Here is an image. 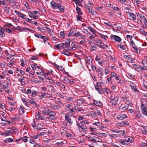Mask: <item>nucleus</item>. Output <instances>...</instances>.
Here are the masks:
<instances>
[{
    "instance_id": "b1692460",
    "label": "nucleus",
    "mask_w": 147,
    "mask_h": 147,
    "mask_svg": "<svg viewBox=\"0 0 147 147\" xmlns=\"http://www.w3.org/2000/svg\"><path fill=\"white\" fill-rule=\"evenodd\" d=\"M119 133V136H123L124 138H126L125 137V131L124 130H119L118 133Z\"/></svg>"
},
{
    "instance_id": "f704fd0d",
    "label": "nucleus",
    "mask_w": 147,
    "mask_h": 147,
    "mask_svg": "<svg viewBox=\"0 0 147 147\" xmlns=\"http://www.w3.org/2000/svg\"><path fill=\"white\" fill-rule=\"evenodd\" d=\"M33 13L34 14V16L37 17V19L38 18V16L40 14V13L39 11H33Z\"/></svg>"
},
{
    "instance_id": "9b49d317",
    "label": "nucleus",
    "mask_w": 147,
    "mask_h": 147,
    "mask_svg": "<svg viewBox=\"0 0 147 147\" xmlns=\"http://www.w3.org/2000/svg\"><path fill=\"white\" fill-rule=\"evenodd\" d=\"M111 38L112 40H115V41L118 42H121L122 40L121 38L119 36L114 35L111 36Z\"/></svg>"
},
{
    "instance_id": "72a5a7b5",
    "label": "nucleus",
    "mask_w": 147,
    "mask_h": 147,
    "mask_svg": "<svg viewBox=\"0 0 147 147\" xmlns=\"http://www.w3.org/2000/svg\"><path fill=\"white\" fill-rule=\"evenodd\" d=\"M4 9L5 11L7 13H9L10 11V7L7 6L4 7Z\"/></svg>"
},
{
    "instance_id": "4c0bfd02",
    "label": "nucleus",
    "mask_w": 147,
    "mask_h": 147,
    "mask_svg": "<svg viewBox=\"0 0 147 147\" xmlns=\"http://www.w3.org/2000/svg\"><path fill=\"white\" fill-rule=\"evenodd\" d=\"M109 136L111 138H117L118 136V135L116 134H109Z\"/></svg>"
},
{
    "instance_id": "603ef678",
    "label": "nucleus",
    "mask_w": 147,
    "mask_h": 147,
    "mask_svg": "<svg viewBox=\"0 0 147 147\" xmlns=\"http://www.w3.org/2000/svg\"><path fill=\"white\" fill-rule=\"evenodd\" d=\"M97 49L96 47L94 45H92L90 47V50L91 51H94Z\"/></svg>"
},
{
    "instance_id": "20e7f679",
    "label": "nucleus",
    "mask_w": 147,
    "mask_h": 147,
    "mask_svg": "<svg viewBox=\"0 0 147 147\" xmlns=\"http://www.w3.org/2000/svg\"><path fill=\"white\" fill-rule=\"evenodd\" d=\"M140 108L143 114L147 116V102L144 104L142 103Z\"/></svg>"
},
{
    "instance_id": "9d476101",
    "label": "nucleus",
    "mask_w": 147,
    "mask_h": 147,
    "mask_svg": "<svg viewBox=\"0 0 147 147\" xmlns=\"http://www.w3.org/2000/svg\"><path fill=\"white\" fill-rule=\"evenodd\" d=\"M5 136H11L13 133L16 134V131L13 129H10L9 130L5 131Z\"/></svg>"
},
{
    "instance_id": "4d7b16f0",
    "label": "nucleus",
    "mask_w": 147,
    "mask_h": 147,
    "mask_svg": "<svg viewBox=\"0 0 147 147\" xmlns=\"http://www.w3.org/2000/svg\"><path fill=\"white\" fill-rule=\"evenodd\" d=\"M81 35V33L78 32H77L74 33V36L76 37H78L79 36H80Z\"/></svg>"
},
{
    "instance_id": "6e6552de",
    "label": "nucleus",
    "mask_w": 147,
    "mask_h": 147,
    "mask_svg": "<svg viewBox=\"0 0 147 147\" xmlns=\"http://www.w3.org/2000/svg\"><path fill=\"white\" fill-rule=\"evenodd\" d=\"M48 115H49L47 117H45L46 119L51 120L55 119V116L56 115V113L55 112L53 111L51 112Z\"/></svg>"
},
{
    "instance_id": "a19ab883",
    "label": "nucleus",
    "mask_w": 147,
    "mask_h": 147,
    "mask_svg": "<svg viewBox=\"0 0 147 147\" xmlns=\"http://www.w3.org/2000/svg\"><path fill=\"white\" fill-rule=\"evenodd\" d=\"M13 141V140L11 138H8L6 139L5 142H11Z\"/></svg>"
},
{
    "instance_id": "ea45409f",
    "label": "nucleus",
    "mask_w": 147,
    "mask_h": 147,
    "mask_svg": "<svg viewBox=\"0 0 147 147\" xmlns=\"http://www.w3.org/2000/svg\"><path fill=\"white\" fill-rule=\"evenodd\" d=\"M39 136V133H38L36 135H33L31 136H30V137L32 138H33L35 139H37L38 138Z\"/></svg>"
},
{
    "instance_id": "5fc2aeb1",
    "label": "nucleus",
    "mask_w": 147,
    "mask_h": 147,
    "mask_svg": "<svg viewBox=\"0 0 147 147\" xmlns=\"http://www.w3.org/2000/svg\"><path fill=\"white\" fill-rule=\"evenodd\" d=\"M72 106V104L71 103L70 104H67L65 106V107L68 109V110H67L68 111L69 110V109L71 108V107Z\"/></svg>"
},
{
    "instance_id": "423d86ee",
    "label": "nucleus",
    "mask_w": 147,
    "mask_h": 147,
    "mask_svg": "<svg viewBox=\"0 0 147 147\" xmlns=\"http://www.w3.org/2000/svg\"><path fill=\"white\" fill-rule=\"evenodd\" d=\"M70 113H68L65 115V120L69 124L71 125L73 123V121L71 118L70 116H69Z\"/></svg>"
},
{
    "instance_id": "393cba45",
    "label": "nucleus",
    "mask_w": 147,
    "mask_h": 147,
    "mask_svg": "<svg viewBox=\"0 0 147 147\" xmlns=\"http://www.w3.org/2000/svg\"><path fill=\"white\" fill-rule=\"evenodd\" d=\"M55 47L57 49H60L61 48H67L65 47H64V45H63V43H60L58 45H55Z\"/></svg>"
},
{
    "instance_id": "a211bd4d",
    "label": "nucleus",
    "mask_w": 147,
    "mask_h": 147,
    "mask_svg": "<svg viewBox=\"0 0 147 147\" xmlns=\"http://www.w3.org/2000/svg\"><path fill=\"white\" fill-rule=\"evenodd\" d=\"M57 9H58L61 12H64L65 9L64 6L62 5L59 3H57Z\"/></svg>"
},
{
    "instance_id": "1a4fd4ad",
    "label": "nucleus",
    "mask_w": 147,
    "mask_h": 147,
    "mask_svg": "<svg viewBox=\"0 0 147 147\" xmlns=\"http://www.w3.org/2000/svg\"><path fill=\"white\" fill-rule=\"evenodd\" d=\"M129 86L131 87L132 90L134 92H138V90L137 88L136 85L134 83L131 82H129Z\"/></svg>"
},
{
    "instance_id": "49530a36",
    "label": "nucleus",
    "mask_w": 147,
    "mask_h": 147,
    "mask_svg": "<svg viewBox=\"0 0 147 147\" xmlns=\"http://www.w3.org/2000/svg\"><path fill=\"white\" fill-rule=\"evenodd\" d=\"M28 138V137L27 136H24L23 137H21V140L24 142H27V138Z\"/></svg>"
},
{
    "instance_id": "09e8293b",
    "label": "nucleus",
    "mask_w": 147,
    "mask_h": 147,
    "mask_svg": "<svg viewBox=\"0 0 147 147\" xmlns=\"http://www.w3.org/2000/svg\"><path fill=\"white\" fill-rule=\"evenodd\" d=\"M133 141V138L131 137H129L126 139V141L127 142L128 144H129L130 142H132Z\"/></svg>"
},
{
    "instance_id": "ddd939ff",
    "label": "nucleus",
    "mask_w": 147,
    "mask_h": 147,
    "mask_svg": "<svg viewBox=\"0 0 147 147\" xmlns=\"http://www.w3.org/2000/svg\"><path fill=\"white\" fill-rule=\"evenodd\" d=\"M92 104L93 105H94L96 106L99 107H101L102 106V104L101 102L95 100H93Z\"/></svg>"
},
{
    "instance_id": "0e129e2a",
    "label": "nucleus",
    "mask_w": 147,
    "mask_h": 147,
    "mask_svg": "<svg viewBox=\"0 0 147 147\" xmlns=\"http://www.w3.org/2000/svg\"><path fill=\"white\" fill-rule=\"evenodd\" d=\"M92 60H91L90 59L88 58L86 60V62L87 63L90 65H91L92 64Z\"/></svg>"
},
{
    "instance_id": "a18cd8bd",
    "label": "nucleus",
    "mask_w": 147,
    "mask_h": 147,
    "mask_svg": "<svg viewBox=\"0 0 147 147\" xmlns=\"http://www.w3.org/2000/svg\"><path fill=\"white\" fill-rule=\"evenodd\" d=\"M33 64H32L31 65V66L33 70H34L36 69V67L37 65V64L34 63H33Z\"/></svg>"
},
{
    "instance_id": "cd10ccee",
    "label": "nucleus",
    "mask_w": 147,
    "mask_h": 147,
    "mask_svg": "<svg viewBox=\"0 0 147 147\" xmlns=\"http://www.w3.org/2000/svg\"><path fill=\"white\" fill-rule=\"evenodd\" d=\"M76 108H77V107L76 106H75L73 107L72 108L69 109V111H70L72 114H74L76 111L77 109H76Z\"/></svg>"
},
{
    "instance_id": "de8ad7c7",
    "label": "nucleus",
    "mask_w": 147,
    "mask_h": 147,
    "mask_svg": "<svg viewBox=\"0 0 147 147\" xmlns=\"http://www.w3.org/2000/svg\"><path fill=\"white\" fill-rule=\"evenodd\" d=\"M45 28L46 29L48 30V32L51 35L53 34V32L51 30L50 28L48 27H46Z\"/></svg>"
},
{
    "instance_id": "052dcab7",
    "label": "nucleus",
    "mask_w": 147,
    "mask_h": 147,
    "mask_svg": "<svg viewBox=\"0 0 147 147\" xmlns=\"http://www.w3.org/2000/svg\"><path fill=\"white\" fill-rule=\"evenodd\" d=\"M117 76V74L114 72H112L111 74V77L113 78Z\"/></svg>"
},
{
    "instance_id": "2f4dec72",
    "label": "nucleus",
    "mask_w": 147,
    "mask_h": 147,
    "mask_svg": "<svg viewBox=\"0 0 147 147\" xmlns=\"http://www.w3.org/2000/svg\"><path fill=\"white\" fill-rule=\"evenodd\" d=\"M69 36H74V31L73 30L71 29L70 30L69 33L68 34Z\"/></svg>"
},
{
    "instance_id": "f257e3e1",
    "label": "nucleus",
    "mask_w": 147,
    "mask_h": 147,
    "mask_svg": "<svg viewBox=\"0 0 147 147\" xmlns=\"http://www.w3.org/2000/svg\"><path fill=\"white\" fill-rule=\"evenodd\" d=\"M79 132L84 134L88 132V129L85 124L77 123L76 124Z\"/></svg>"
},
{
    "instance_id": "f03ea898",
    "label": "nucleus",
    "mask_w": 147,
    "mask_h": 147,
    "mask_svg": "<svg viewBox=\"0 0 147 147\" xmlns=\"http://www.w3.org/2000/svg\"><path fill=\"white\" fill-rule=\"evenodd\" d=\"M95 45H97L99 47L103 49H106L108 48V45H105L104 43L100 39H98L96 40Z\"/></svg>"
},
{
    "instance_id": "69168bd1",
    "label": "nucleus",
    "mask_w": 147,
    "mask_h": 147,
    "mask_svg": "<svg viewBox=\"0 0 147 147\" xmlns=\"http://www.w3.org/2000/svg\"><path fill=\"white\" fill-rule=\"evenodd\" d=\"M38 92L36 91L33 90L32 92V96H36Z\"/></svg>"
},
{
    "instance_id": "bf43d9fd",
    "label": "nucleus",
    "mask_w": 147,
    "mask_h": 147,
    "mask_svg": "<svg viewBox=\"0 0 147 147\" xmlns=\"http://www.w3.org/2000/svg\"><path fill=\"white\" fill-rule=\"evenodd\" d=\"M14 63L13 62H9L7 63V65L8 67L10 68L12 66H13Z\"/></svg>"
},
{
    "instance_id": "bb28decb",
    "label": "nucleus",
    "mask_w": 147,
    "mask_h": 147,
    "mask_svg": "<svg viewBox=\"0 0 147 147\" xmlns=\"http://www.w3.org/2000/svg\"><path fill=\"white\" fill-rule=\"evenodd\" d=\"M64 143L63 141L58 142L55 143V145L58 147L61 146L63 145Z\"/></svg>"
},
{
    "instance_id": "6e6d98bb",
    "label": "nucleus",
    "mask_w": 147,
    "mask_h": 147,
    "mask_svg": "<svg viewBox=\"0 0 147 147\" xmlns=\"http://www.w3.org/2000/svg\"><path fill=\"white\" fill-rule=\"evenodd\" d=\"M9 84L7 83L6 84L3 85L2 86V88L4 89L9 88Z\"/></svg>"
},
{
    "instance_id": "864d4df0",
    "label": "nucleus",
    "mask_w": 147,
    "mask_h": 147,
    "mask_svg": "<svg viewBox=\"0 0 147 147\" xmlns=\"http://www.w3.org/2000/svg\"><path fill=\"white\" fill-rule=\"evenodd\" d=\"M74 46L73 47L70 48L71 49L73 50H75L76 49H77L78 47V46L77 45L75 44L74 43Z\"/></svg>"
},
{
    "instance_id": "774afa93",
    "label": "nucleus",
    "mask_w": 147,
    "mask_h": 147,
    "mask_svg": "<svg viewBox=\"0 0 147 147\" xmlns=\"http://www.w3.org/2000/svg\"><path fill=\"white\" fill-rule=\"evenodd\" d=\"M20 119V118L19 116H18V117L16 116L15 117H13L12 118V119L13 120V121H17Z\"/></svg>"
},
{
    "instance_id": "dca6fc26",
    "label": "nucleus",
    "mask_w": 147,
    "mask_h": 147,
    "mask_svg": "<svg viewBox=\"0 0 147 147\" xmlns=\"http://www.w3.org/2000/svg\"><path fill=\"white\" fill-rule=\"evenodd\" d=\"M44 116V115H43L42 116H41L40 113L38 112L36 115V118L38 120H44L45 119Z\"/></svg>"
},
{
    "instance_id": "13d9d810",
    "label": "nucleus",
    "mask_w": 147,
    "mask_h": 147,
    "mask_svg": "<svg viewBox=\"0 0 147 147\" xmlns=\"http://www.w3.org/2000/svg\"><path fill=\"white\" fill-rule=\"evenodd\" d=\"M100 35L101 38H103L105 40H106L107 38H108V37L106 35H104L102 34H100Z\"/></svg>"
},
{
    "instance_id": "58836bf2",
    "label": "nucleus",
    "mask_w": 147,
    "mask_h": 147,
    "mask_svg": "<svg viewBox=\"0 0 147 147\" xmlns=\"http://www.w3.org/2000/svg\"><path fill=\"white\" fill-rule=\"evenodd\" d=\"M87 139L88 141L91 142H94V136H90L87 137Z\"/></svg>"
},
{
    "instance_id": "338daca9",
    "label": "nucleus",
    "mask_w": 147,
    "mask_h": 147,
    "mask_svg": "<svg viewBox=\"0 0 147 147\" xmlns=\"http://www.w3.org/2000/svg\"><path fill=\"white\" fill-rule=\"evenodd\" d=\"M34 36L38 38H41L42 36L40 34H34Z\"/></svg>"
},
{
    "instance_id": "473e14b6",
    "label": "nucleus",
    "mask_w": 147,
    "mask_h": 147,
    "mask_svg": "<svg viewBox=\"0 0 147 147\" xmlns=\"http://www.w3.org/2000/svg\"><path fill=\"white\" fill-rule=\"evenodd\" d=\"M115 126L119 128V127H121L123 125L122 122H121L116 123L115 124Z\"/></svg>"
},
{
    "instance_id": "8fccbe9b",
    "label": "nucleus",
    "mask_w": 147,
    "mask_h": 147,
    "mask_svg": "<svg viewBox=\"0 0 147 147\" xmlns=\"http://www.w3.org/2000/svg\"><path fill=\"white\" fill-rule=\"evenodd\" d=\"M25 59L24 58H22L21 59V65L22 67H24L25 65Z\"/></svg>"
},
{
    "instance_id": "aec40b11",
    "label": "nucleus",
    "mask_w": 147,
    "mask_h": 147,
    "mask_svg": "<svg viewBox=\"0 0 147 147\" xmlns=\"http://www.w3.org/2000/svg\"><path fill=\"white\" fill-rule=\"evenodd\" d=\"M71 42V40L70 39H67L66 40L65 42L63 43V45H64V47H67L69 48V46L70 45Z\"/></svg>"
},
{
    "instance_id": "f8f14e48",
    "label": "nucleus",
    "mask_w": 147,
    "mask_h": 147,
    "mask_svg": "<svg viewBox=\"0 0 147 147\" xmlns=\"http://www.w3.org/2000/svg\"><path fill=\"white\" fill-rule=\"evenodd\" d=\"M42 113L48 115L51 112H52V111L50 110L49 109V108L48 107H42Z\"/></svg>"
},
{
    "instance_id": "79ce46f5",
    "label": "nucleus",
    "mask_w": 147,
    "mask_h": 147,
    "mask_svg": "<svg viewBox=\"0 0 147 147\" xmlns=\"http://www.w3.org/2000/svg\"><path fill=\"white\" fill-rule=\"evenodd\" d=\"M88 28L93 34H95L96 32L92 27L90 26L87 27Z\"/></svg>"
},
{
    "instance_id": "3c124183",
    "label": "nucleus",
    "mask_w": 147,
    "mask_h": 147,
    "mask_svg": "<svg viewBox=\"0 0 147 147\" xmlns=\"http://www.w3.org/2000/svg\"><path fill=\"white\" fill-rule=\"evenodd\" d=\"M66 131L63 129H62L61 130V134L62 136H64L66 134Z\"/></svg>"
},
{
    "instance_id": "4be33fe9",
    "label": "nucleus",
    "mask_w": 147,
    "mask_h": 147,
    "mask_svg": "<svg viewBox=\"0 0 147 147\" xmlns=\"http://www.w3.org/2000/svg\"><path fill=\"white\" fill-rule=\"evenodd\" d=\"M93 125H95L98 128H101V129H102L104 127H103L102 126V123L99 122H96L94 123H93Z\"/></svg>"
},
{
    "instance_id": "0eeeda50",
    "label": "nucleus",
    "mask_w": 147,
    "mask_h": 147,
    "mask_svg": "<svg viewBox=\"0 0 147 147\" xmlns=\"http://www.w3.org/2000/svg\"><path fill=\"white\" fill-rule=\"evenodd\" d=\"M128 117L125 114L120 113L116 117V118L119 120H122L125 118Z\"/></svg>"
},
{
    "instance_id": "c9c22d12",
    "label": "nucleus",
    "mask_w": 147,
    "mask_h": 147,
    "mask_svg": "<svg viewBox=\"0 0 147 147\" xmlns=\"http://www.w3.org/2000/svg\"><path fill=\"white\" fill-rule=\"evenodd\" d=\"M29 16L31 18H33L34 19H37V17L34 16L33 12H30L29 13Z\"/></svg>"
},
{
    "instance_id": "39448f33",
    "label": "nucleus",
    "mask_w": 147,
    "mask_h": 147,
    "mask_svg": "<svg viewBox=\"0 0 147 147\" xmlns=\"http://www.w3.org/2000/svg\"><path fill=\"white\" fill-rule=\"evenodd\" d=\"M85 101V100L82 98H79L76 100H75L74 103L76 105L78 106H80Z\"/></svg>"
},
{
    "instance_id": "6ab92c4d",
    "label": "nucleus",
    "mask_w": 147,
    "mask_h": 147,
    "mask_svg": "<svg viewBox=\"0 0 147 147\" xmlns=\"http://www.w3.org/2000/svg\"><path fill=\"white\" fill-rule=\"evenodd\" d=\"M15 12L16 15L22 19H24L26 16V15L23 14L20 12L15 10Z\"/></svg>"
},
{
    "instance_id": "2eb2a0df",
    "label": "nucleus",
    "mask_w": 147,
    "mask_h": 147,
    "mask_svg": "<svg viewBox=\"0 0 147 147\" xmlns=\"http://www.w3.org/2000/svg\"><path fill=\"white\" fill-rule=\"evenodd\" d=\"M57 3L53 0L50 3L51 7L53 9H57Z\"/></svg>"
},
{
    "instance_id": "680f3d73",
    "label": "nucleus",
    "mask_w": 147,
    "mask_h": 147,
    "mask_svg": "<svg viewBox=\"0 0 147 147\" xmlns=\"http://www.w3.org/2000/svg\"><path fill=\"white\" fill-rule=\"evenodd\" d=\"M60 36L62 38H64L65 36V34L64 32L61 31L60 32Z\"/></svg>"
},
{
    "instance_id": "e2e57ef3",
    "label": "nucleus",
    "mask_w": 147,
    "mask_h": 147,
    "mask_svg": "<svg viewBox=\"0 0 147 147\" xmlns=\"http://www.w3.org/2000/svg\"><path fill=\"white\" fill-rule=\"evenodd\" d=\"M129 105H125L123 107H122L121 109L123 110H125L126 109H127L128 108V106Z\"/></svg>"
},
{
    "instance_id": "37998d69",
    "label": "nucleus",
    "mask_w": 147,
    "mask_h": 147,
    "mask_svg": "<svg viewBox=\"0 0 147 147\" xmlns=\"http://www.w3.org/2000/svg\"><path fill=\"white\" fill-rule=\"evenodd\" d=\"M118 100V98L117 97L115 96L114 99L111 101V102H113V103H112V105L115 104L116 102Z\"/></svg>"
},
{
    "instance_id": "5701e85b",
    "label": "nucleus",
    "mask_w": 147,
    "mask_h": 147,
    "mask_svg": "<svg viewBox=\"0 0 147 147\" xmlns=\"http://www.w3.org/2000/svg\"><path fill=\"white\" fill-rule=\"evenodd\" d=\"M119 142L120 144L123 145H127L129 144L126 141V139H124L123 140H119Z\"/></svg>"
},
{
    "instance_id": "412c9836",
    "label": "nucleus",
    "mask_w": 147,
    "mask_h": 147,
    "mask_svg": "<svg viewBox=\"0 0 147 147\" xmlns=\"http://www.w3.org/2000/svg\"><path fill=\"white\" fill-rule=\"evenodd\" d=\"M130 43L131 44V46L136 51L138 52V50L137 48V47L136 46L135 43L132 40H131V41H130Z\"/></svg>"
},
{
    "instance_id": "a878e982",
    "label": "nucleus",
    "mask_w": 147,
    "mask_h": 147,
    "mask_svg": "<svg viewBox=\"0 0 147 147\" xmlns=\"http://www.w3.org/2000/svg\"><path fill=\"white\" fill-rule=\"evenodd\" d=\"M76 10L77 13L78 15H81L83 14L80 8L78 7L77 6H76Z\"/></svg>"
},
{
    "instance_id": "e433bc0d",
    "label": "nucleus",
    "mask_w": 147,
    "mask_h": 147,
    "mask_svg": "<svg viewBox=\"0 0 147 147\" xmlns=\"http://www.w3.org/2000/svg\"><path fill=\"white\" fill-rule=\"evenodd\" d=\"M117 46L118 47H119L122 50H125V47L124 45L122 44L121 43V44H118L117 45Z\"/></svg>"
},
{
    "instance_id": "7c9ffc66",
    "label": "nucleus",
    "mask_w": 147,
    "mask_h": 147,
    "mask_svg": "<svg viewBox=\"0 0 147 147\" xmlns=\"http://www.w3.org/2000/svg\"><path fill=\"white\" fill-rule=\"evenodd\" d=\"M4 29L1 28L0 29V37H3L5 36V34L4 33Z\"/></svg>"
},
{
    "instance_id": "c03bdc74",
    "label": "nucleus",
    "mask_w": 147,
    "mask_h": 147,
    "mask_svg": "<svg viewBox=\"0 0 147 147\" xmlns=\"http://www.w3.org/2000/svg\"><path fill=\"white\" fill-rule=\"evenodd\" d=\"M51 39L55 41H58L59 40V39L57 38L55 36H53V34L51 35Z\"/></svg>"
},
{
    "instance_id": "c756f323",
    "label": "nucleus",
    "mask_w": 147,
    "mask_h": 147,
    "mask_svg": "<svg viewBox=\"0 0 147 147\" xmlns=\"http://www.w3.org/2000/svg\"><path fill=\"white\" fill-rule=\"evenodd\" d=\"M94 142H102V139H100L99 138H98L96 136H94Z\"/></svg>"
},
{
    "instance_id": "f3484780",
    "label": "nucleus",
    "mask_w": 147,
    "mask_h": 147,
    "mask_svg": "<svg viewBox=\"0 0 147 147\" xmlns=\"http://www.w3.org/2000/svg\"><path fill=\"white\" fill-rule=\"evenodd\" d=\"M139 16L141 20L143 21L145 25L147 26V20L145 17L142 14L139 15Z\"/></svg>"
},
{
    "instance_id": "4468645a",
    "label": "nucleus",
    "mask_w": 147,
    "mask_h": 147,
    "mask_svg": "<svg viewBox=\"0 0 147 147\" xmlns=\"http://www.w3.org/2000/svg\"><path fill=\"white\" fill-rule=\"evenodd\" d=\"M126 13L128 14V16L131 17L133 20L135 21L136 20V16L133 13L126 12Z\"/></svg>"
},
{
    "instance_id": "c85d7f7f",
    "label": "nucleus",
    "mask_w": 147,
    "mask_h": 147,
    "mask_svg": "<svg viewBox=\"0 0 147 147\" xmlns=\"http://www.w3.org/2000/svg\"><path fill=\"white\" fill-rule=\"evenodd\" d=\"M63 81V82L66 84H69V83H70L69 80L66 77L64 78Z\"/></svg>"
},
{
    "instance_id": "7ed1b4c3",
    "label": "nucleus",
    "mask_w": 147,
    "mask_h": 147,
    "mask_svg": "<svg viewBox=\"0 0 147 147\" xmlns=\"http://www.w3.org/2000/svg\"><path fill=\"white\" fill-rule=\"evenodd\" d=\"M89 115L92 117H95L98 116H102L101 112L99 110L97 109L94 110V112H91L89 114Z\"/></svg>"
}]
</instances>
